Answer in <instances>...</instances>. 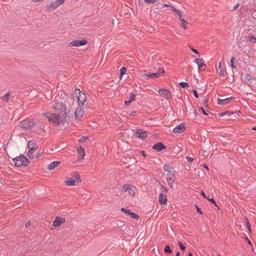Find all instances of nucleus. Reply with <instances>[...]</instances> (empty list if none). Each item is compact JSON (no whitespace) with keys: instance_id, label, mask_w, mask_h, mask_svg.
<instances>
[{"instance_id":"obj_1","label":"nucleus","mask_w":256,"mask_h":256,"mask_svg":"<svg viewBox=\"0 0 256 256\" xmlns=\"http://www.w3.org/2000/svg\"><path fill=\"white\" fill-rule=\"evenodd\" d=\"M52 108L55 113L46 115L48 121L56 125L68 123L70 119V114L66 106L60 102L54 104Z\"/></svg>"},{"instance_id":"obj_2","label":"nucleus","mask_w":256,"mask_h":256,"mask_svg":"<svg viewBox=\"0 0 256 256\" xmlns=\"http://www.w3.org/2000/svg\"><path fill=\"white\" fill-rule=\"evenodd\" d=\"M74 99L78 104L79 108L84 106V104L86 100V96L85 94L81 92L79 89H76L74 94Z\"/></svg>"},{"instance_id":"obj_3","label":"nucleus","mask_w":256,"mask_h":256,"mask_svg":"<svg viewBox=\"0 0 256 256\" xmlns=\"http://www.w3.org/2000/svg\"><path fill=\"white\" fill-rule=\"evenodd\" d=\"M81 182L80 174L74 172L72 174V177L66 178L64 184L67 186H74L80 184Z\"/></svg>"},{"instance_id":"obj_4","label":"nucleus","mask_w":256,"mask_h":256,"mask_svg":"<svg viewBox=\"0 0 256 256\" xmlns=\"http://www.w3.org/2000/svg\"><path fill=\"white\" fill-rule=\"evenodd\" d=\"M136 188L131 184H125L121 187V192L122 193L128 192L129 195L134 196L136 194Z\"/></svg>"},{"instance_id":"obj_5","label":"nucleus","mask_w":256,"mask_h":256,"mask_svg":"<svg viewBox=\"0 0 256 256\" xmlns=\"http://www.w3.org/2000/svg\"><path fill=\"white\" fill-rule=\"evenodd\" d=\"M13 162L14 165L17 166H26L29 162L28 158L24 156H20L14 158Z\"/></svg>"},{"instance_id":"obj_6","label":"nucleus","mask_w":256,"mask_h":256,"mask_svg":"<svg viewBox=\"0 0 256 256\" xmlns=\"http://www.w3.org/2000/svg\"><path fill=\"white\" fill-rule=\"evenodd\" d=\"M28 152L27 156L31 159H34V157L33 156V152H35L38 148L36 143L32 141H29L28 144Z\"/></svg>"},{"instance_id":"obj_7","label":"nucleus","mask_w":256,"mask_h":256,"mask_svg":"<svg viewBox=\"0 0 256 256\" xmlns=\"http://www.w3.org/2000/svg\"><path fill=\"white\" fill-rule=\"evenodd\" d=\"M88 44V40L86 39L82 40H74L68 43L70 47L75 46L80 47L81 46H85Z\"/></svg>"},{"instance_id":"obj_8","label":"nucleus","mask_w":256,"mask_h":256,"mask_svg":"<svg viewBox=\"0 0 256 256\" xmlns=\"http://www.w3.org/2000/svg\"><path fill=\"white\" fill-rule=\"evenodd\" d=\"M34 124V120H26L21 122L20 126L24 128H30Z\"/></svg>"},{"instance_id":"obj_9","label":"nucleus","mask_w":256,"mask_h":256,"mask_svg":"<svg viewBox=\"0 0 256 256\" xmlns=\"http://www.w3.org/2000/svg\"><path fill=\"white\" fill-rule=\"evenodd\" d=\"M166 180L169 186L172 188H174V184L176 180L174 172L171 174H166Z\"/></svg>"},{"instance_id":"obj_10","label":"nucleus","mask_w":256,"mask_h":256,"mask_svg":"<svg viewBox=\"0 0 256 256\" xmlns=\"http://www.w3.org/2000/svg\"><path fill=\"white\" fill-rule=\"evenodd\" d=\"M160 96L166 100H170L172 98V94L167 89H160L158 91Z\"/></svg>"},{"instance_id":"obj_11","label":"nucleus","mask_w":256,"mask_h":256,"mask_svg":"<svg viewBox=\"0 0 256 256\" xmlns=\"http://www.w3.org/2000/svg\"><path fill=\"white\" fill-rule=\"evenodd\" d=\"M164 72L163 68H160L158 72L150 73L148 74H144V78L148 77L150 78H158Z\"/></svg>"},{"instance_id":"obj_12","label":"nucleus","mask_w":256,"mask_h":256,"mask_svg":"<svg viewBox=\"0 0 256 256\" xmlns=\"http://www.w3.org/2000/svg\"><path fill=\"white\" fill-rule=\"evenodd\" d=\"M65 0H56L52 2L49 6V8L54 10L56 9L59 6L62 4L64 2Z\"/></svg>"},{"instance_id":"obj_13","label":"nucleus","mask_w":256,"mask_h":256,"mask_svg":"<svg viewBox=\"0 0 256 256\" xmlns=\"http://www.w3.org/2000/svg\"><path fill=\"white\" fill-rule=\"evenodd\" d=\"M194 62L198 66L200 70H204L206 67L204 62L202 58H196L194 60Z\"/></svg>"},{"instance_id":"obj_14","label":"nucleus","mask_w":256,"mask_h":256,"mask_svg":"<svg viewBox=\"0 0 256 256\" xmlns=\"http://www.w3.org/2000/svg\"><path fill=\"white\" fill-rule=\"evenodd\" d=\"M84 111L82 108H77L74 113V117L76 120L80 121L81 120V118H82L83 114H84Z\"/></svg>"},{"instance_id":"obj_15","label":"nucleus","mask_w":256,"mask_h":256,"mask_svg":"<svg viewBox=\"0 0 256 256\" xmlns=\"http://www.w3.org/2000/svg\"><path fill=\"white\" fill-rule=\"evenodd\" d=\"M66 221L64 218L56 217L53 222L52 226L54 227H58Z\"/></svg>"},{"instance_id":"obj_16","label":"nucleus","mask_w":256,"mask_h":256,"mask_svg":"<svg viewBox=\"0 0 256 256\" xmlns=\"http://www.w3.org/2000/svg\"><path fill=\"white\" fill-rule=\"evenodd\" d=\"M121 211L126 214L128 216H130L132 218L138 219V216L134 212H131L130 210L128 209H126V208H121Z\"/></svg>"},{"instance_id":"obj_17","label":"nucleus","mask_w":256,"mask_h":256,"mask_svg":"<svg viewBox=\"0 0 256 256\" xmlns=\"http://www.w3.org/2000/svg\"><path fill=\"white\" fill-rule=\"evenodd\" d=\"M186 126L184 124H182L176 127L173 130L174 133H181L185 130Z\"/></svg>"},{"instance_id":"obj_18","label":"nucleus","mask_w":256,"mask_h":256,"mask_svg":"<svg viewBox=\"0 0 256 256\" xmlns=\"http://www.w3.org/2000/svg\"><path fill=\"white\" fill-rule=\"evenodd\" d=\"M135 132L134 134H136V136L138 138H141L142 139H144L147 136L146 132L142 130H133Z\"/></svg>"},{"instance_id":"obj_19","label":"nucleus","mask_w":256,"mask_h":256,"mask_svg":"<svg viewBox=\"0 0 256 256\" xmlns=\"http://www.w3.org/2000/svg\"><path fill=\"white\" fill-rule=\"evenodd\" d=\"M166 196L162 193L160 194L158 196V202L162 205H166L167 204Z\"/></svg>"},{"instance_id":"obj_20","label":"nucleus","mask_w":256,"mask_h":256,"mask_svg":"<svg viewBox=\"0 0 256 256\" xmlns=\"http://www.w3.org/2000/svg\"><path fill=\"white\" fill-rule=\"evenodd\" d=\"M152 148L158 152H160L162 150L166 148V147L163 144L159 142L154 144L152 146Z\"/></svg>"},{"instance_id":"obj_21","label":"nucleus","mask_w":256,"mask_h":256,"mask_svg":"<svg viewBox=\"0 0 256 256\" xmlns=\"http://www.w3.org/2000/svg\"><path fill=\"white\" fill-rule=\"evenodd\" d=\"M77 152L78 154L81 156L80 160H82L85 156V151L84 148L81 146H78L77 148Z\"/></svg>"},{"instance_id":"obj_22","label":"nucleus","mask_w":256,"mask_h":256,"mask_svg":"<svg viewBox=\"0 0 256 256\" xmlns=\"http://www.w3.org/2000/svg\"><path fill=\"white\" fill-rule=\"evenodd\" d=\"M60 163L61 162L60 161H54V162H52L51 164H50L48 165V170H52L56 168H57L58 166L60 165Z\"/></svg>"},{"instance_id":"obj_23","label":"nucleus","mask_w":256,"mask_h":256,"mask_svg":"<svg viewBox=\"0 0 256 256\" xmlns=\"http://www.w3.org/2000/svg\"><path fill=\"white\" fill-rule=\"evenodd\" d=\"M232 99V98L231 97L225 99L218 98V103L220 105L224 106L227 103H228Z\"/></svg>"},{"instance_id":"obj_24","label":"nucleus","mask_w":256,"mask_h":256,"mask_svg":"<svg viewBox=\"0 0 256 256\" xmlns=\"http://www.w3.org/2000/svg\"><path fill=\"white\" fill-rule=\"evenodd\" d=\"M218 68L220 70V72H219L220 76H225L226 72L224 68L222 67L221 62L218 64Z\"/></svg>"},{"instance_id":"obj_25","label":"nucleus","mask_w":256,"mask_h":256,"mask_svg":"<svg viewBox=\"0 0 256 256\" xmlns=\"http://www.w3.org/2000/svg\"><path fill=\"white\" fill-rule=\"evenodd\" d=\"M164 170L167 172V174H171L172 172H174V169L170 167L168 164H165L164 166Z\"/></svg>"},{"instance_id":"obj_26","label":"nucleus","mask_w":256,"mask_h":256,"mask_svg":"<svg viewBox=\"0 0 256 256\" xmlns=\"http://www.w3.org/2000/svg\"><path fill=\"white\" fill-rule=\"evenodd\" d=\"M180 20V26L181 28H183L184 30H186L188 28L186 22L184 18L181 19Z\"/></svg>"},{"instance_id":"obj_27","label":"nucleus","mask_w":256,"mask_h":256,"mask_svg":"<svg viewBox=\"0 0 256 256\" xmlns=\"http://www.w3.org/2000/svg\"><path fill=\"white\" fill-rule=\"evenodd\" d=\"M172 11L176 12V14L178 16L180 20L181 19H183L182 18V12L180 10H177L176 8H173Z\"/></svg>"},{"instance_id":"obj_28","label":"nucleus","mask_w":256,"mask_h":256,"mask_svg":"<svg viewBox=\"0 0 256 256\" xmlns=\"http://www.w3.org/2000/svg\"><path fill=\"white\" fill-rule=\"evenodd\" d=\"M135 100H136L135 94H134L133 92H131L130 98H129V99H128L129 102H130L131 103L132 102H134Z\"/></svg>"},{"instance_id":"obj_29","label":"nucleus","mask_w":256,"mask_h":256,"mask_svg":"<svg viewBox=\"0 0 256 256\" xmlns=\"http://www.w3.org/2000/svg\"><path fill=\"white\" fill-rule=\"evenodd\" d=\"M236 61V58L234 57H232L230 59V66L232 68H236V66L234 64Z\"/></svg>"},{"instance_id":"obj_30","label":"nucleus","mask_w":256,"mask_h":256,"mask_svg":"<svg viewBox=\"0 0 256 256\" xmlns=\"http://www.w3.org/2000/svg\"><path fill=\"white\" fill-rule=\"evenodd\" d=\"M126 68L125 67H122L120 70V79L122 78L123 75L126 73Z\"/></svg>"},{"instance_id":"obj_31","label":"nucleus","mask_w":256,"mask_h":256,"mask_svg":"<svg viewBox=\"0 0 256 256\" xmlns=\"http://www.w3.org/2000/svg\"><path fill=\"white\" fill-rule=\"evenodd\" d=\"M179 84L183 88H188L190 86L189 84L186 82H180Z\"/></svg>"},{"instance_id":"obj_32","label":"nucleus","mask_w":256,"mask_h":256,"mask_svg":"<svg viewBox=\"0 0 256 256\" xmlns=\"http://www.w3.org/2000/svg\"><path fill=\"white\" fill-rule=\"evenodd\" d=\"M162 8H170L172 10L173 8H176L173 6L168 4H164L162 5Z\"/></svg>"},{"instance_id":"obj_33","label":"nucleus","mask_w":256,"mask_h":256,"mask_svg":"<svg viewBox=\"0 0 256 256\" xmlns=\"http://www.w3.org/2000/svg\"><path fill=\"white\" fill-rule=\"evenodd\" d=\"M44 151H42V152H38L36 153V156L34 158H36V159H38L42 157V156H44Z\"/></svg>"},{"instance_id":"obj_34","label":"nucleus","mask_w":256,"mask_h":256,"mask_svg":"<svg viewBox=\"0 0 256 256\" xmlns=\"http://www.w3.org/2000/svg\"><path fill=\"white\" fill-rule=\"evenodd\" d=\"M164 251L166 253L171 254L172 252V251L170 250V246H165Z\"/></svg>"},{"instance_id":"obj_35","label":"nucleus","mask_w":256,"mask_h":256,"mask_svg":"<svg viewBox=\"0 0 256 256\" xmlns=\"http://www.w3.org/2000/svg\"><path fill=\"white\" fill-rule=\"evenodd\" d=\"M8 98H9V94H6L4 96H3L2 97V100L4 101L8 102Z\"/></svg>"},{"instance_id":"obj_36","label":"nucleus","mask_w":256,"mask_h":256,"mask_svg":"<svg viewBox=\"0 0 256 256\" xmlns=\"http://www.w3.org/2000/svg\"><path fill=\"white\" fill-rule=\"evenodd\" d=\"M249 40L252 43H256V38L254 36H250L249 37Z\"/></svg>"},{"instance_id":"obj_37","label":"nucleus","mask_w":256,"mask_h":256,"mask_svg":"<svg viewBox=\"0 0 256 256\" xmlns=\"http://www.w3.org/2000/svg\"><path fill=\"white\" fill-rule=\"evenodd\" d=\"M159 0H144V2L146 4H154Z\"/></svg>"},{"instance_id":"obj_38","label":"nucleus","mask_w":256,"mask_h":256,"mask_svg":"<svg viewBox=\"0 0 256 256\" xmlns=\"http://www.w3.org/2000/svg\"><path fill=\"white\" fill-rule=\"evenodd\" d=\"M178 244L179 246L180 247L181 250H185V248H186L185 246L181 242H178Z\"/></svg>"},{"instance_id":"obj_39","label":"nucleus","mask_w":256,"mask_h":256,"mask_svg":"<svg viewBox=\"0 0 256 256\" xmlns=\"http://www.w3.org/2000/svg\"><path fill=\"white\" fill-rule=\"evenodd\" d=\"M207 199H208V200H209L210 202H211L212 204H214L215 205V206H217V204H216V202H215V200H214V199H213V198H208Z\"/></svg>"},{"instance_id":"obj_40","label":"nucleus","mask_w":256,"mask_h":256,"mask_svg":"<svg viewBox=\"0 0 256 256\" xmlns=\"http://www.w3.org/2000/svg\"><path fill=\"white\" fill-rule=\"evenodd\" d=\"M196 207L197 212H198L200 214H202V212L201 211L200 209L197 206H196Z\"/></svg>"},{"instance_id":"obj_41","label":"nucleus","mask_w":256,"mask_h":256,"mask_svg":"<svg viewBox=\"0 0 256 256\" xmlns=\"http://www.w3.org/2000/svg\"><path fill=\"white\" fill-rule=\"evenodd\" d=\"M246 225L248 230V231L250 232L251 229H250V222L248 221V220H246Z\"/></svg>"},{"instance_id":"obj_42","label":"nucleus","mask_w":256,"mask_h":256,"mask_svg":"<svg viewBox=\"0 0 256 256\" xmlns=\"http://www.w3.org/2000/svg\"><path fill=\"white\" fill-rule=\"evenodd\" d=\"M190 50L194 53H195V54H198V55L200 54L198 53V51L196 49H194V48H191Z\"/></svg>"},{"instance_id":"obj_43","label":"nucleus","mask_w":256,"mask_h":256,"mask_svg":"<svg viewBox=\"0 0 256 256\" xmlns=\"http://www.w3.org/2000/svg\"><path fill=\"white\" fill-rule=\"evenodd\" d=\"M192 92H193L194 94V96H195V97H196V98H198V94H197L196 91V90H192Z\"/></svg>"},{"instance_id":"obj_44","label":"nucleus","mask_w":256,"mask_h":256,"mask_svg":"<svg viewBox=\"0 0 256 256\" xmlns=\"http://www.w3.org/2000/svg\"><path fill=\"white\" fill-rule=\"evenodd\" d=\"M200 194L204 197L205 198H208L206 197L204 192L203 191V190H201L200 191Z\"/></svg>"},{"instance_id":"obj_45","label":"nucleus","mask_w":256,"mask_h":256,"mask_svg":"<svg viewBox=\"0 0 256 256\" xmlns=\"http://www.w3.org/2000/svg\"><path fill=\"white\" fill-rule=\"evenodd\" d=\"M142 0H137L136 4H138V5L140 6L142 4Z\"/></svg>"},{"instance_id":"obj_46","label":"nucleus","mask_w":256,"mask_h":256,"mask_svg":"<svg viewBox=\"0 0 256 256\" xmlns=\"http://www.w3.org/2000/svg\"><path fill=\"white\" fill-rule=\"evenodd\" d=\"M186 159L189 162H192L194 160L193 158L190 156H187Z\"/></svg>"},{"instance_id":"obj_47","label":"nucleus","mask_w":256,"mask_h":256,"mask_svg":"<svg viewBox=\"0 0 256 256\" xmlns=\"http://www.w3.org/2000/svg\"><path fill=\"white\" fill-rule=\"evenodd\" d=\"M200 110L202 111V112H203V114L205 115H208V114H206V112L202 108H200Z\"/></svg>"},{"instance_id":"obj_48","label":"nucleus","mask_w":256,"mask_h":256,"mask_svg":"<svg viewBox=\"0 0 256 256\" xmlns=\"http://www.w3.org/2000/svg\"><path fill=\"white\" fill-rule=\"evenodd\" d=\"M124 104H125L126 105L128 106L130 104V102H129V100H125L124 101Z\"/></svg>"},{"instance_id":"obj_49","label":"nucleus","mask_w":256,"mask_h":256,"mask_svg":"<svg viewBox=\"0 0 256 256\" xmlns=\"http://www.w3.org/2000/svg\"><path fill=\"white\" fill-rule=\"evenodd\" d=\"M30 222H27L26 224H25L26 227V228H28V227H29V226H30Z\"/></svg>"},{"instance_id":"obj_50","label":"nucleus","mask_w":256,"mask_h":256,"mask_svg":"<svg viewBox=\"0 0 256 256\" xmlns=\"http://www.w3.org/2000/svg\"><path fill=\"white\" fill-rule=\"evenodd\" d=\"M86 140V138H81V139H80V142H82L85 141V140Z\"/></svg>"},{"instance_id":"obj_51","label":"nucleus","mask_w":256,"mask_h":256,"mask_svg":"<svg viewBox=\"0 0 256 256\" xmlns=\"http://www.w3.org/2000/svg\"><path fill=\"white\" fill-rule=\"evenodd\" d=\"M194 116H196V110H194Z\"/></svg>"},{"instance_id":"obj_52","label":"nucleus","mask_w":256,"mask_h":256,"mask_svg":"<svg viewBox=\"0 0 256 256\" xmlns=\"http://www.w3.org/2000/svg\"><path fill=\"white\" fill-rule=\"evenodd\" d=\"M176 256H180V254L178 252H176Z\"/></svg>"},{"instance_id":"obj_53","label":"nucleus","mask_w":256,"mask_h":256,"mask_svg":"<svg viewBox=\"0 0 256 256\" xmlns=\"http://www.w3.org/2000/svg\"><path fill=\"white\" fill-rule=\"evenodd\" d=\"M188 256H192V252H189Z\"/></svg>"},{"instance_id":"obj_54","label":"nucleus","mask_w":256,"mask_h":256,"mask_svg":"<svg viewBox=\"0 0 256 256\" xmlns=\"http://www.w3.org/2000/svg\"><path fill=\"white\" fill-rule=\"evenodd\" d=\"M252 130H256V127L252 128Z\"/></svg>"},{"instance_id":"obj_55","label":"nucleus","mask_w":256,"mask_h":256,"mask_svg":"<svg viewBox=\"0 0 256 256\" xmlns=\"http://www.w3.org/2000/svg\"><path fill=\"white\" fill-rule=\"evenodd\" d=\"M204 168H206L207 170H208V166H204Z\"/></svg>"},{"instance_id":"obj_56","label":"nucleus","mask_w":256,"mask_h":256,"mask_svg":"<svg viewBox=\"0 0 256 256\" xmlns=\"http://www.w3.org/2000/svg\"><path fill=\"white\" fill-rule=\"evenodd\" d=\"M248 244H251V242H250V240H248Z\"/></svg>"},{"instance_id":"obj_57","label":"nucleus","mask_w":256,"mask_h":256,"mask_svg":"<svg viewBox=\"0 0 256 256\" xmlns=\"http://www.w3.org/2000/svg\"><path fill=\"white\" fill-rule=\"evenodd\" d=\"M142 154H144V151H142Z\"/></svg>"},{"instance_id":"obj_58","label":"nucleus","mask_w":256,"mask_h":256,"mask_svg":"<svg viewBox=\"0 0 256 256\" xmlns=\"http://www.w3.org/2000/svg\"><path fill=\"white\" fill-rule=\"evenodd\" d=\"M218 256H220V255Z\"/></svg>"}]
</instances>
